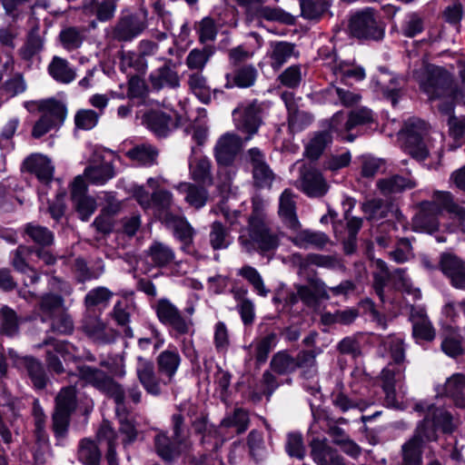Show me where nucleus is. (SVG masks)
I'll use <instances>...</instances> for the list:
<instances>
[{
  "label": "nucleus",
  "mask_w": 465,
  "mask_h": 465,
  "mask_svg": "<svg viewBox=\"0 0 465 465\" xmlns=\"http://www.w3.org/2000/svg\"><path fill=\"white\" fill-rule=\"evenodd\" d=\"M34 417V436L38 448L34 452V460L35 463H44L45 449L49 448V435L45 429L46 415L38 401L35 400L33 404Z\"/></svg>",
  "instance_id": "nucleus-14"
},
{
  "label": "nucleus",
  "mask_w": 465,
  "mask_h": 465,
  "mask_svg": "<svg viewBox=\"0 0 465 465\" xmlns=\"http://www.w3.org/2000/svg\"><path fill=\"white\" fill-rule=\"evenodd\" d=\"M321 353L322 350L319 347L301 350L294 356L295 370H301L302 375L305 378L313 377L318 371L317 357Z\"/></svg>",
  "instance_id": "nucleus-41"
},
{
  "label": "nucleus",
  "mask_w": 465,
  "mask_h": 465,
  "mask_svg": "<svg viewBox=\"0 0 465 465\" xmlns=\"http://www.w3.org/2000/svg\"><path fill=\"white\" fill-rule=\"evenodd\" d=\"M250 425L248 411L242 408H236L232 413L224 417L221 421V427L234 428L237 434H242L247 430Z\"/></svg>",
  "instance_id": "nucleus-61"
},
{
  "label": "nucleus",
  "mask_w": 465,
  "mask_h": 465,
  "mask_svg": "<svg viewBox=\"0 0 465 465\" xmlns=\"http://www.w3.org/2000/svg\"><path fill=\"white\" fill-rule=\"evenodd\" d=\"M204 185L192 183H181L177 189L185 194V202L196 210L203 208L209 199V193Z\"/></svg>",
  "instance_id": "nucleus-42"
},
{
  "label": "nucleus",
  "mask_w": 465,
  "mask_h": 465,
  "mask_svg": "<svg viewBox=\"0 0 465 465\" xmlns=\"http://www.w3.org/2000/svg\"><path fill=\"white\" fill-rule=\"evenodd\" d=\"M45 40L40 35V26L35 24L29 31L26 41L20 49V55L24 60L29 61L39 54L44 48Z\"/></svg>",
  "instance_id": "nucleus-52"
},
{
  "label": "nucleus",
  "mask_w": 465,
  "mask_h": 465,
  "mask_svg": "<svg viewBox=\"0 0 465 465\" xmlns=\"http://www.w3.org/2000/svg\"><path fill=\"white\" fill-rule=\"evenodd\" d=\"M163 223L173 230L174 236L179 241L190 242L195 234L194 229L183 216L173 213H166L163 217Z\"/></svg>",
  "instance_id": "nucleus-44"
},
{
  "label": "nucleus",
  "mask_w": 465,
  "mask_h": 465,
  "mask_svg": "<svg viewBox=\"0 0 465 465\" xmlns=\"http://www.w3.org/2000/svg\"><path fill=\"white\" fill-rule=\"evenodd\" d=\"M410 321L412 324V335L417 341H432L436 337L424 308L411 306Z\"/></svg>",
  "instance_id": "nucleus-21"
},
{
  "label": "nucleus",
  "mask_w": 465,
  "mask_h": 465,
  "mask_svg": "<svg viewBox=\"0 0 465 465\" xmlns=\"http://www.w3.org/2000/svg\"><path fill=\"white\" fill-rule=\"evenodd\" d=\"M87 29L84 26L66 25L58 35L61 46L67 52H72L82 47L86 41Z\"/></svg>",
  "instance_id": "nucleus-36"
},
{
  "label": "nucleus",
  "mask_w": 465,
  "mask_h": 465,
  "mask_svg": "<svg viewBox=\"0 0 465 465\" xmlns=\"http://www.w3.org/2000/svg\"><path fill=\"white\" fill-rule=\"evenodd\" d=\"M424 445L412 437L401 446L403 465H420Z\"/></svg>",
  "instance_id": "nucleus-62"
},
{
  "label": "nucleus",
  "mask_w": 465,
  "mask_h": 465,
  "mask_svg": "<svg viewBox=\"0 0 465 465\" xmlns=\"http://www.w3.org/2000/svg\"><path fill=\"white\" fill-rule=\"evenodd\" d=\"M231 232L222 222L210 224L209 243L213 251L225 250L231 245Z\"/></svg>",
  "instance_id": "nucleus-50"
},
{
  "label": "nucleus",
  "mask_w": 465,
  "mask_h": 465,
  "mask_svg": "<svg viewBox=\"0 0 465 465\" xmlns=\"http://www.w3.org/2000/svg\"><path fill=\"white\" fill-rule=\"evenodd\" d=\"M312 260L310 253L302 255L300 252H295L291 256V262L296 268L297 274L302 277L307 283L313 284L316 288H322L324 282L319 277L318 272L313 269L314 263H312Z\"/></svg>",
  "instance_id": "nucleus-32"
},
{
  "label": "nucleus",
  "mask_w": 465,
  "mask_h": 465,
  "mask_svg": "<svg viewBox=\"0 0 465 465\" xmlns=\"http://www.w3.org/2000/svg\"><path fill=\"white\" fill-rule=\"evenodd\" d=\"M311 456L317 465H347L345 459L332 448L327 439L311 441Z\"/></svg>",
  "instance_id": "nucleus-18"
},
{
  "label": "nucleus",
  "mask_w": 465,
  "mask_h": 465,
  "mask_svg": "<svg viewBox=\"0 0 465 465\" xmlns=\"http://www.w3.org/2000/svg\"><path fill=\"white\" fill-rule=\"evenodd\" d=\"M404 371V366L389 363L381 372V387L385 392L386 401L390 404L396 402V386L403 381Z\"/></svg>",
  "instance_id": "nucleus-25"
},
{
  "label": "nucleus",
  "mask_w": 465,
  "mask_h": 465,
  "mask_svg": "<svg viewBox=\"0 0 465 465\" xmlns=\"http://www.w3.org/2000/svg\"><path fill=\"white\" fill-rule=\"evenodd\" d=\"M187 84L192 93L194 94L203 103L208 104L210 102L211 89L208 85L206 77L202 72H195L189 74Z\"/></svg>",
  "instance_id": "nucleus-63"
},
{
  "label": "nucleus",
  "mask_w": 465,
  "mask_h": 465,
  "mask_svg": "<svg viewBox=\"0 0 465 465\" xmlns=\"http://www.w3.org/2000/svg\"><path fill=\"white\" fill-rule=\"evenodd\" d=\"M289 240L300 249L323 250L328 244L331 243L330 237L325 232L309 229L297 230L296 234L291 236Z\"/></svg>",
  "instance_id": "nucleus-28"
},
{
  "label": "nucleus",
  "mask_w": 465,
  "mask_h": 465,
  "mask_svg": "<svg viewBox=\"0 0 465 465\" xmlns=\"http://www.w3.org/2000/svg\"><path fill=\"white\" fill-rule=\"evenodd\" d=\"M176 411L171 416V429L174 439L185 441L186 425L184 414L193 417L196 414L197 408L190 403L182 402L175 406Z\"/></svg>",
  "instance_id": "nucleus-40"
},
{
  "label": "nucleus",
  "mask_w": 465,
  "mask_h": 465,
  "mask_svg": "<svg viewBox=\"0 0 465 465\" xmlns=\"http://www.w3.org/2000/svg\"><path fill=\"white\" fill-rule=\"evenodd\" d=\"M95 439L83 438L77 445L76 457L82 465H102L103 451L99 442L106 445L104 454L108 465H119L116 452L118 445V433L112 423L104 420L95 432Z\"/></svg>",
  "instance_id": "nucleus-3"
},
{
  "label": "nucleus",
  "mask_w": 465,
  "mask_h": 465,
  "mask_svg": "<svg viewBox=\"0 0 465 465\" xmlns=\"http://www.w3.org/2000/svg\"><path fill=\"white\" fill-rule=\"evenodd\" d=\"M76 370L79 379L114 401L115 415L119 421V432L123 436V445L126 447L134 442L138 436V430L135 420L129 418L132 410L125 401L123 385L100 369L79 365Z\"/></svg>",
  "instance_id": "nucleus-1"
},
{
  "label": "nucleus",
  "mask_w": 465,
  "mask_h": 465,
  "mask_svg": "<svg viewBox=\"0 0 465 465\" xmlns=\"http://www.w3.org/2000/svg\"><path fill=\"white\" fill-rule=\"evenodd\" d=\"M278 232L271 226L262 201H253L246 227L240 231L238 242L248 254L254 252L262 256L274 252L280 245Z\"/></svg>",
  "instance_id": "nucleus-2"
},
{
  "label": "nucleus",
  "mask_w": 465,
  "mask_h": 465,
  "mask_svg": "<svg viewBox=\"0 0 465 465\" xmlns=\"http://www.w3.org/2000/svg\"><path fill=\"white\" fill-rule=\"evenodd\" d=\"M429 202H420L418 204L419 212L412 219L415 230L433 233L439 230V213L431 209Z\"/></svg>",
  "instance_id": "nucleus-29"
},
{
  "label": "nucleus",
  "mask_w": 465,
  "mask_h": 465,
  "mask_svg": "<svg viewBox=\"0 0 465 465\" xmlns=\"http://www.w3.org/2000/svg\"><path fill=\"white\" fill-rule=\"evenodd\" d=\"M348 31L361 41H380L384 37L385 25L372 8H366L351 16Z\"/></svg>",
  "instance_id": "nucleus-5"
},
{
  "label": "nucleus",
  "mask_w": 465,
  "mask_h": 465,
  "mask_svg": "<svg viewBox=\"0 0 465 465\" xmlns=\"http://www.w3.org/2000/svg\"><path fill=\"white\" fill-rule=\"evenodd\" d=\"M441 350L450 357L456 358L464 353V337L454 328L446 330L441 341Z\"/></svg>",
  "instance_id": "nucleus-55"
},
{
  "label": "nucleus",
  "mask_w": 465,
  "mask_h": 465,
  "mask_svg": "<svg viewBox=\"0 0 465 465\" xmlns=\"http://www.w3.org/2000/svg\"><path fill=\"white\" fill-rule=\"evenodd\" d=\"M134 304L127 298L118 301L111 312L112 318L119 326L124 327V333L127 337H133V331L128 326L131 313L134 311Z\"/></svg>",
  "instance_id": "nucleus-54"
},
{
  "label": "nucleus",
  "mask_w": 465,
  "mask_h": 465,
  "mask_svg": "<svg viewBox=\"0 0 465 465\" xmlns=\"http://www.w3.org/2000/svg\"><path fill=\"white\" fill-rule=\"evenodd\" d=\"M164 64L152 72L149 75L151 86L155 91L163 88L175 89L180 86V76L174 69L171 59H165Z\"/></svg>",
  "instance_id": "nucleus-20"
},
{
  "label": "nucleus",
  "mask_w": 465,
  "mask_h": 465,
  "mask_svg": "<svg viewBox=\"0 0 465 465\" xmlns=\"http://www.w3.org/2000/svg\"><path fill=\"white\" fill-rule=\"evenodd\" d=\"M281 98L288 112V128L291 133H299L311 125L313 122V115L308 112L299 110L297 100L292 92H282Z\"/></svg>",
  "instance_id": "nucleus-13"
},
{
  "label": "nucleus",
  "mask_w": 465,
  "mask_h": 465,
  "mask_svg": "<svg viewBox=\"0 0 465 465\" xmlns=\"http://www.w3.org/2000/svg\"><path fill=\"white\" fill-rule=\"evenodd\" d=\"M46 322H49L48 331L58 335H69L74 329V320L67 308L50 317Z\"/></svg>",
  "instance_id": "nucleus-59"
},
{
  "label": "nucleus",
  "mask_w": 465,
  "mask_h": 465,
  "mask_svg": "<svg viewBox=\"0 0 465 465\" xmlns=\"http://www.w3.org/2000/svg\"><path fill=\"white\" fill-rule=\"evenodd\" d=\"M77 405V391L74 386L62 388L55 396L54 408L51 416V429L56 446H64L69 432L71 416L76 411Z\"/></svg>",
  "instance_id": "nucleus-4"
},
{
  "label": "nucleus",
  "mask_w": 465,
  "mask_h": 465,
  "mask_svg": "<svg viewBox=\"0 0 465 465\" xmlns=\"http://www.w3.org/2000/svg\"><path fill=\"white\" fill-rule=\"evenodd\" d=\"M113 292L104 286H98L91 289L84 296V304L88 311L95 309H104L108 306Z\"/></svg>",
  "instance_id": "nucleus-53"
},
{
  "label": "nucleus",
  "mask_w": 465,
  "mask_h": 465,
  "mask_svg": "<svg viewBox=\"0 0 465 465\" xmlns=\"http://www.w3.org/2000/svg\"><path fill=\"white\" fill-rule=\"evenodd\" d=\"M421 88L430 100L451 97L454 94L451 75L441 67H435L429 72Z\"/></svg>",
  "instance_id": "nucleus-11"
},
{
  "label": "nucleus",
  "mask_w": 465,
  "mask_h": 465,
  "mask_svg": "<svg viewBox=\"0 0 465 465\" xmlns=\"http://www.w3.org/2000/svg\"><path fill=\"white\" fill-rule=\"evenodd\" d=\"M411 437L423 445L438 440L437 428L428 412L423 420L419 421Z\"/></svg>",
  "instance_id": "nucleus-64"
},
{
  "label": "nucleus",
  "mask_w": 465,
  "mask_h": 465,
  "mask_svg": "<svg viewBox=\"0 0 465 465\" xmlns=\"http://www.w3.org/2000/svg\"><path fill=\"white\" fill-rule=\"evenodd\" d=\"M270 369L278 375H289L295 372L294 356L288 350L275 352L270 361Z\"/></svg>",
  "instance_id": "nucleus-56"
},
{
  "label": "nucleus",
  "mask_w": 465,
  "mask_h": 465,
  "mask_svg": "<svg viewBox=\"0 0 465 465\" xmlns=\"http://www.w3.org/2000/svg\"><path fill=\"white\" fill-rule=\"evenodd\" d=\"M331 141L332 137L329 132L315 133L305 145L304 156L311 161H317Z\"/></svg>",
  "instance_id": "nucleus-49"
},
{
  "label": "nucleus",
  "mask_w": 465,
  "mask_h": 465,
  "mask_svg": "<svg viewBox=\"0 0 465 465\" xmlns=\"http://www.w3.org/2000/svg\"><path fill=\"white\" fill-rule=\"evenodd\" d=\"M125 154L140 165L150 166L157 163L159 151L152 144L142 143L131 148Z\"/></svg>",
  "instance_id": "nucleus-48"
},
{
  "label": "nucleus",
  "mask_w": 465,
  "mask_h": 465,
  "mask_svg": "<svg viewBox=\"0 0 465 465\" xmlns=\"http://www.w3.org/2000/svg\"><path fill=\"white\" fill-rule=\"evenodd\" d=\"M296 294L291 298V302L295 303L298 300L302 301L307 307L312 308L319 304L320 300H330L328 286L322 282V287H315L313 284H298L295 286Z\"/></svg>",
  "instance_id": "nucleus-27"
},
{
  "label": "nucleus",
  "mask_w": 465,
  "mask_h": 465,
  "mask_svg": "<svg viewBox=\"0 0 465 465\" xmlns=\"http://www.w3.org/2000/svg\"><path fill=\"white\" fill-rule=\"evenodd\" d=\"M440 270L456 289L465 290V262L450 252H442L439 262Z\"/></svg>",
  "instance_id": "nucleus-16"
},
{
  "label": "nucleus",
  "mask_w": 465,
  "mask_h": 465,
  "mask_svg": "<svg viewBox=\"0 0 465 465\" xmlns=\"http://www.w3.org/2000/svg\"><path fill=\"white\" fill-rule=\"evenodd\" d=\"M147 256L156 267H166L175 259L174 251L167 244L153 242L147 251Z\"/></svg>",
  "instance_id": "nucleus-51"
},
{
  "label": "nucleus",
  "mask_w": 465,
  "mask_h": 465,
  "mask_svg": "<svg viewBox=\"0 0 465 465\" xmlns=\"http://www.w3.org/2000/svg\"><path fill=\"white\" fill-rule=\"evenodd\" d=\"M427 412L437 430H440L445 434H451L460 423L459 417L454 416L443 407H437L431 404L428 407Z\"/></svg>",
  "instance_id": "nucleus-35"
},
{
  "label": "nucleus",
  "mask_w": 465,
  "mask_h": 465,
  "mask_svg": "<svg viewBox=\"0 0 465 465\" xmlns=\"http://www.w3.org/2000/svg\"><path fill=\"white\" fill-rule=\"evenodd\" d=\"M343 115L342 114H336L331 120V127L333 129H336L339 131L338 127L336 126L338 123H340L342 119ZM374 121L373 119V114L371 110L366 108V107H360L351 110L349 114L346 122L344 123V125L342 129L340 130V132H346L350 133L354 128L365 125L368 124H371Z\"/></svg>",
  "instance_id": "nucleus-31"
},
{
  "label": "nucleus",
  "mask_w": 465,
  "mask_h": 465,
  "mask_svg": "<svg viewBox=\"0 0 465 465\" xmlns=\"http://www.w3.org/2000/svg\"><path fill=\"white\" fill-rule=\"evenodd\" d=\"M180 120L178 114L171 115L157 110H152L143 117L146 127L158 137H166L179 126Z\"/></svg>",
  "instance_id": "nucleus-15"
},
{
  "label": "nucleus",
  "mask_w": 465,
  "mask_h": 465,
  "mask_svg": "<svg viewBox=\"0 0 465 465\" xmlns=\"http://www.w3.org/2000/svg\"><path fill=\"white\" fill-rule=\"evenodd\" d=\"M181 362L182 357L176 349L164 350L156 357L158 372L172 383L180 368Z\"/></svg>",
  "instance_id": "nucleus-33"
},
{
  "label": "nucleus",
  "mask_w": 465,
  "mask_h": 465,
  "mask_svg": "<svg viewBox=\"0 0 465 465\" xmlns=\"http://www.w3.org/2000/svg\"><path fill=\"white\" fill-rule=\"evenodd\" d=\"M257 76L258 71L253 64L230 67V71L225 74L224 87L226 89L249 88L254 85Z\"/></svg>",
  "instance_id": "nucleus-23"
},
{
  "label": "nucleus",
  "mask_w": 465,
  "mask_h": 465,
  "mask_svg": "<svg viewBox=\"0 0 465 465\" xmlns=\"http://www.w3.org/2000/svg\"><path fill=\"white\" fill-rule=\"evenodd\" d=\"M213 164L207 156L194 157L189 162L192 180L199 184L211 186L213 183Z\"/></svg>",
  "instance_id": "nucleus-37"
},
{
  "label": "nucleus",
  "mask_w": 465,
  "mask_h": 465,
  "mask_svg": "<svg viewBox=\"0 0 465 465\" xmlns=\"http://www.w3.org/2000/svg\"><path fill=\"white\" fill-rule=\"evenodd\" d=\"M392 204L380 198H373L361 204V211L368 221H380L388 217Z\"/></svg>",
  "instance_id": "nucleus-57"
},
{
  "label": "nucleus",
  "mask_w": 465,
  "mask_h": 465,
  "mask_svg": "<svg viewBox=\"0 0 465 465\" xmlns=\"http://www.w3.org/2000/svg\"><path fill=\"white\" fill-rule=\"evenodd\" d=\"M346 220L347 237L342 239L343 252L347 255L354 253L357 250V235L362 227L363 220L360 217L350 216L348 212L344 214Z\"/></svg>",
  "instance_id": "nucleus-47"
},
{
  "label": "nucleus",
  "mask_w": 465,
  "mask_h": 465,
  "mask_svg": "<svg viewBox=\"0 0 465 465\" xmlns=\"http://www.w3.org/2000/svg\"><path fill=\"white\" fill-rule=\"evenodd\" d=\"M376 186L382 195L394 196L414 189L417 186V181L411 173L407 175L395 173L379 179Z\"/></svg>",
  "instance_id": "nucleus-19"
},
{
  "label": "nucleus",
  "mask_w": 465,
  "mask_h": 465,
  "mask_svg": "<svg viewBox=\"0 0 465 465\" xmlns=\"http://www.w3.org/2000/svg\"><path fill=\"white\" fill-rule=\"evenodd\" d=\"M244 138L238 134L226 133L222 135L213 149L218 165L231 166L242 148Z\"/></svg>",
  "instance_id": "nucleus-12"
},
{
  "label": "nucleus",
  "mask_w": 465,
  "mask_h": 465,
  "mask_svg": "<svg viewBox=\"0 0 465 465\" xmlns=\"http://www.w3.org/2000/svg\"><path fill=\"white\" fill-rule=\"evenodd\" d=\"M49 75L57 83L67 84L76 77V71L69 61L58 55L53 56L47 66Z\"/></svg>",
  "instance_id": "nucleus-38"
},
{
  "label": "nucleus",
  "mask_w": 465,
  "mask_h": 465,
  "mask_svg": "<svg viewBox=\"0 0 465 465\" xmlns=\"http://www.w3.org/2000/svg\"><path fill=\"white\" fill-rule=\"evenodd\" d=\"M157 455L164 461H173L181 455V446L184 443L180 439L168 436L166 431L158 430L153 439Z\"/></svg>",
  "instance_id": "nucleus-26"
},
{
  "label": "nucleus",
  "mask_w": 465,
  "mask_h": 465,
  "mask_svg": "<svg viewBox=\"0 0 465 465\" xmlns=\"http://www.w3.org/2000/svg\"><path fill=\"white\" fill-rule=\"evenodd\" d=\"M431 204V209L439 214L443 212L450 213L454 219L460 222V224L465 226V208L459 205L453 195L447 191H434L431 200L428 201Z\"/></svg>",
  "instance_id": "nucleus-17"
},
{
  "label": "nucleus",
  "mask_w": 465,
  "mask_h": 465,
  "mask_svg": "<svg viewBox=\"0 0 465 465\" xmlns=\"http://www.w3.org/2000/svg\"><path fill=\"white\" fill-rule=\"evenodd\" d=\"M295 195L291 189H285L279 199L278 214L282 223L290 230L297 231L301 228L302 224L299 221Z\"/></svg>",
  "instance_id": "nucleus-24"
},
{
  "label": "nucleus",
  "mask_w": 465,
  "mask_h": 465,
  "mask_svg": "<svg viewBox=\"0 0 465 465\" xmlns=\"http://www.w3.org/2000/svg\"><path fill=\"white\" fill-rule=\"evenodd\" d=\"M37 107L43 116H47L57 126L63 124L67 114L65 104L55 98L41 100L38 102Z\"/></svg>",
  "instance_id": "nucleus-45"
},
{
  "label": "nucleus",
  "mask_w": 465,
  "mask_h": 465,
  "mask_svg": "<svg viewBox=\"0 0 465 465\" xmlns=\"http://www.w3.org/2000/svg\"><path fill=\"white\" fill-rule=\"evenodd\" d=\"M66 308L65 301L60 294L45 292L38 298V315L42 322H46L50 317Z\"/></svg>",
  "instance_id": "nucleus-34"
},
{
  "label": "nucleus",
  "mask_w": 465,
  "mask_h": 465,
  "mask_svg": "<svg viewBox=\"0 0 465 465\" xmlns=\"http://www.w3.org/2000/svg\"><path fill=\"white\" fill-rule=\"evenodd\" d=\"M74 272L77 282L84 283L100 278L104 272V266L101 264L96 267H89L84 258L78 257L74 262Z\"/></svg>",
  "instance_id": "nucleus-60"
},
{
  "label": "nucleus",
  "mask_w": 465,
  "mask_h": 465,
  "mask_svg": "<svg viewBox=\"0 0 465 465\" xmlns=\"http://www.w3.org/2000/svg\"><path fill=\"white\" fill-rule=\"evenodd\" d=\"M295 54V45L285 42H272L268 53L270 64L273 70H279L288 60Z\"/></svg>",
  "instance_id": "nucleus-43"
},
{
  "label": "nucleus",
  "mask_w": 465,
  "mask_h": 465,
  "mask_svg": "<svg viewBox=\"0 0 465 465\" xmlns=\"http://www.w3.org/2000/svg\"><path fill=\"white\" fill-rule=\"evenodd\" d=\"M153 308L159 322L169 326L176 335H185L190 332L193 325L192 319L184 316L170 300L160 299Z\"/></svg>",
  "instance_id": "nucleus-8"
},
{
  "label": "nucleus",
  "mask_w": 465,
  "mask_h": 465,
  "mask_svg": "<svg viewBox=\"0 0 465 465\" xmlns=\"http://www.w3.org/2000/svg\"><path fill=\"white\" fill-rule=\"evenodd\" d=\"M24 234L36 245L35 248L50 247L54 242V232L35 223H28L24 226Z\"/></svg>",
  "instance_id": "nucleus-46"
},
{
  "label": "nucleus",
  "mask_w": 465,
  "mask_h": 465,
  "mask_svg": "<svg viewBox=\"0 0 465 465\" xmlns=\"http://www.w3.org/2000/svg\"><path fill=\"white\" fill-rule=\"evenodd\" d=\"M137 361L136 377L143 389L153 397L163 395L164 388L172 382L155 370L152 361L143 357H138Z\"/></svg>",
  "instance_id": "nucleus-9"
},
{
  "label": "nucleus",
  "mask_w": 465,
  "mask_h": 465,
  "mask_svg": "<svg viewBox=\"0 0 465 465\" xmlns=\"http://www.w3.org/2000/svg\"><path fill=\"white\" fill-rule=\"evenodd\" d=\"M22 170L34 173L43 183L50 182L54 174L51 161L39 153H34L25 158L22 164Z\"/></svg>",
  "instance_id": "nucleus-30"
},
{
  "label": "nucleus",
  "mask_w": 465,
  "mask_h": 465,
  "mask_svg": "<svg viewBox=\"0 0 465 465\" xmlns=\"http://www.w3.org/2000/svg\"><path fill=\"white\" fill-rule=\"evenodd\" d=\"M263 104L254 99L241 103L232 111L235 128L245 134L244 141H250L262 124Z\"/></svg>",
  "instance_id": "nucleus-6"
},
{
  "label": "nucleus",
  "mask_w": 465,
  "mask_h": 465,
  "mask_svg": "<svg viewBox=\"0 0 465 465\" xmlns=\"http://www.w3.org/2000/svg\"><path fill=\"white\" fill-rule=\"evenodd\" d=\"M296 187L309 197L320 198L329 191V184L322 173L314 166L302 164L299 170Z\"/></svg>",
  "instance_id": "nucleus-10"
},
{
  "label": "nucleus",
  "mask_w": 465,
  "mask_h": 465,
  "mask_svg": "<svg viewBox=\"0 0 465 465\" xmlns=\"http://www.w3.org/2000/svg\"><path fill=\"white\" fill-rule=\"evenodd\" d=\"M147 16L146 9L122 15L112 28V38L117 42H131L147 28Z\"/></svg>",
  "instance_id": "nucleus-7"
},
{
  "label": "nucleus",
  "mask_w": 465,
  "mask_h": 465,
  "mask_svg": "<svg viewBox=\"0 0 465 465\" xmlns=\"http://www.w3.org/2000/svg\"><path fill=\"white\" fill-rule=\"evenodd\" d=\"M279 341L278 334L271 331L254 342V359L257 365L264 364Z\"/></svg>",
  "instance_id": "nucleus-58"
},
{
  "label": "nucleus",
  "mask_w": 465,
  "mask_h": 465,
  "mask_svg": "<svg viewBox=\"0 0 465 465\" xmlns=\"http://www.w3.org/2000/svg\"><path fill=\"white\" fill-rule=\"evenodd\" d=\"M442 393L452 400L460 409H465V374L454 373L443 385Z\"/></svg>",
  "instance_id": "nucleus-39"
},
{
  "label": "nucleus",
  "mask_w": 465,
  "mask_h": 465,
  "mask_svg": "<svg viewBox=\"0 0 465 465\" xmlns=\"http://www.w3.org/2000/svg\"><path fill=\"white\" fill-rule=\"evenodd\" d=\"M33 246L25 244L18 245V247L13 252V257L10 262L15 271L27 277V279L25 280V286L35 284L40 280V274L27 262V258L33 253Z\"/></svg>",
  "instance_id": "nucleus-22"
}]
</instances>
